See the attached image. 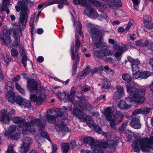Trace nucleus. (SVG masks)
I'll return each mask as SVG.
<instances>
[{
  "label": "nucleus",
  "instance_id": "5701e85b",
  "mask_svg": "<svg viewBox=\"0 0 153 153\" xmlns=\"http://www.w3.org/2000/svg\"><path fill=\"white\" fill-rule=\"evenodd\" d=\"M143 23L146 29L150 30L153 28V23H152L151 18L148 16L144 17Z\"/></svg>",
  "mask_w": 153,
  "mask_h": 153
},
{
  "label": "nucleus",
  "instance_id": "69168bd1",
  "mask_svg": "<svg viewBox=\"0 0 153 153\" xmlns=\"http://www.w3.org/2000/svg\"><path fill=\"white\" fill-rule=\"evenodd\" d=\"M139 78H140V72L136 71L134 74H133V78L134 79H136Z\"/></svg>",
  "mask_w": 153,
  "mask_h": 153
},
{
  "label": "nucleus",
  "instance_id": "7ed1b4c3",
  "mask_svg": "<svg viewBox=\"0 0 153 153\" xmlns=\"http://www.w3.org/2000/svg\"><path fill=\"white\" fill-rule=\"evenodd\" d=\"M56 112L55 115H51L49 114H47L45 117L47 121L53 124L55 122L56 118L58 117H63L62 119L65 120L68 117V111L67 108L64 106L61 108H57L55 111Z\"/></svg>",
  "mask_w": 153,
  "mask_h": 153
},
{
  "label": "nucleus",
  "instance_id": "f8f14e48",
  "mask_svg": "<svg viewBox=\"0 0 153 153\" xmlns=\"http://www.w3.org/2000/svg\"><path fill=\"white\" fill-rule=\"evenodd\" d=\"M28 8L20 12L19 24L25 27H26V24L28 19V15L27 13Z\"/></svg>",
  "mask_w": 153,
  "mask_h": 153
},
{
  "label": "nucleus",
  "instance_id": "4468645a",
  "mask_svg": "<svg viewBox=\"0 0 153 153\" xmlns=\"http://www.w3.org/2000/svg\"><path fill=\"white\" fill-rule=\"evenodd\" d=\"M55 128L58 131L62 132H70L71 131V129H69L66 123L63 121H62L60 123H57L56 125Z\"/></svg>",
  "mask_w": 153,
  "mask_h": 153
},
{
  "label": "nucleus",
  "instance_id": "6ab92c4d",
  "mask_svg": "<svg viewBox=\"0 0 153 153\" xmlns=\"http://www.w3.org/2000/svg\"><path fill=\"white\" fill-rule=\"evenodd\" d=\"M76 92V91L74 87H72L71 88L70 94H69L66 91L64 92V93H65V97H67L66 99L67 100H68V102L73 103L74 98V95Z\"/></svg>",
  "mask_w": 153,
  "mask_h": 153
},
{
  "label": "nucleus",
  "instance_id": "9b49d317",
  "mask_svg": "<svg viewBox=\"0 0 153 153\" xmlns=\"http://www.w3.org/2000/svg\"><path fill=\"white\" fill-rule=\"evenodd\" d=\"M135 43V45L137 46L140 47H146L151 50L153 49V43H150L148 40H146L144 41L143 39H140L136 41Z\"/></svg>",
  "mask_w": 153,
  "mask_h": 153
},
{
  "label": "nucleus",
  "instance_id": "603ef678",
  "mask_svg": "<svg viewBox=\"0 0 153 153\" xmlns=\"http://www.w3.org/2000/svg\"><path fill=\"white\" fill-rule=\"evenodd\" d=\"M77 26L78 27H76L77 31L78 32L80 36H82L83 35V33L81 30L82 26L81 23L80 22H78Z\"/></svg>",
  "mask_w": 153,
  "mask_h": 153
},
{
  "label": "nucleus",
  "instance_id": "8fccbe9b",
  "mask_svg": "<svg viewBox=\"0 0 153 153\" xmlns=\"http://www.w3.org/2000/svg\"><path fill=\"white\" fill-rule=\"evenodd\" d=\"M12 58L9 56L7 55L4 56V62L6 63L7 65H9L10 62L12 60Z\"/></svg>",
  "mask_w": 153,
  "mask_h": 153
},
{
  "label": "nucleus",
  "instance_id": "f03ea898",
  "mask_svg": "<svg viewBox=\"0 0 153 153\" xmlns=\"http://www.w3.org/2000/svg\"><path fill=\"white\" fill-rule=\"evenodd\" d=\"M14 84L11 81H8L5 86V90L7 91L6 94V97L8 101L12 103L16 102L20 105L23 98L20 96H16L13 90Z\"/></svg>",
  "mask_w": 153,
  "mask_h": 153
},
{
  "label": "nucleus",
  "instance_id": "3c124183",
  "mask_svg": "<svg viewBox=\"0 0 153 153\" xmlns=\"http://www.w3.org/2000/svg\"><path fill=\"white\" fill-rule=\"evenodd\" d=\"M11 56L13 57H17L18 55V51L16 49L12 48L10 51Z\"/></svg>",
  "mask_w": 153,
  "mask_h": 153
},
{
  "label": "nucleus",
  "instance_id": "37998d69",
  "mask_svg": "<svg viewBox=\"0 0 153 153\" xmlns=\"http://www.w3.org/2000/svg\"><path fill=\"white\" fill-rule=\"evenodd\" d=\"M73 2L76 5L82 4L85 6L87 4H89L87 3L85 0H73Z\"/></svg>",
  "mask_w": 153,
  "mask_h": 153
},
{
  "label": "nucleus",
  "instance_id": "79ce46f5",
  "mask_svg": "<svg viewBox=\"0 0 153 153\" xmlns=\"http://www.w3.org/2000/svg\"><path fill=\"white\" fill-rule=\"evenodd\" d=\"M61 147L62 152L64 153H67L69 149V145L68 143H63L61 144Z\"/></svg>",
  "mask_w": 153,
  "mask_h": 153
},
{
  "label": "nucleus",
  "instance_id": "ddd939ff",
  "mask_svg": "<svg viewBox=\"0 0 153 153\" xmlns=\"http://www.w3.org/2000/svg\"><path fill=\"white\" fill-rule=\"evenodd\" d=\"M27 86L28 89L30 91L38 90V84L33 79H29L27 82Z\"/></svg>",
  "mask_w": 153,
  "mask_h": 153
},
{
  "label": "nucleus",
  "instance_id": "c9c22d12",
  "mask_svg": "<svg viewBox=\"0 0 153 153\" xmlns=\"http://www.w3.org/2000/svg\"><path fill=\"white\" fill-rule=\"evenodd\" d=\"M102 39V36L98 39H97V42H98L95 44V45L97 48L100 47H103L105 46L106 43L103 42Z\"/></svg>",
  "mask_w": 153,
  "mask_h": 153
},
{
  "label": "nucleus",
  "instance_id": "ea45409f",
  "mask_svg": "<svg viewBox=\"0 0 153 153\" xmlns=\"http://www.w3.org/2000/svg\"><path fill=\"white\" fill-rule=\"evenodd\" d=\"M12 120L15 123H20L22 125L26 121L25 119H23L21 117H14Z\"/></svg>",
  "mask_w": 153,
  "mask_h": 153
},
{
  "label": "nucleus",
  "instance_id": "20e7f679",
  "mask_svg": "<svg viewBox=\"0 0 153 153\" xmlns=\"http://www.w3.org/2000/svg\"><path fill=\"white\" fill-rule=\"evenodd\" d=\"M153 136L150 138L147 137L140 138L138 139L141 150L142 152H148L149 151L150 146L152 145Z\"/></svg>",
  "mask_w": 153,
  "mask_h": 153
},
{
  "label": "nucleus",
  "instance_id": "052dcab7",
  "mask_svg": "<svg viewBox=\"0 0 153 153\" xmlns=\"http://www.w3.org/2000/svg\"><path fill=\"white\" fill-rule=\"evenodd\" d=\"M114 50H117V51H123V47L120 46L117 44H115L113 46Z\"/></svg>",
  "mask_w": 153,
  "mask_h": 153
},
{
  "label": "nucleus",
  "instance_id": "0eeeda50",
  "mask_svg": "<svg viewBox=\"0 0 153 153\" xmlns=\"http://www.w3.org/2000/svg\"><path fill=\"white\" fill-rule=\"evenodd\" d=\"M123 117V115L121 112L116 111L113 116V118L110 121V124L112 128L114 130L116 129V125L119 124L122 122Z\"/></svg>",
  "mask_w": 153,
  "mask_h": 153
},
{
  "label": "nucleus",
  "instance_id": "58836bf2",
  "mask_svg": "<svg viewBox=\"0 0 153 153\" xmlns=\"http://www.w3.org/2000/svg\"><path fill=\"white\" fill-rule=\"evenodd\" d=\"M122 78L123 80L127 82V84L132 83L131 76L128 74H123L122 75Z\"/></svg>",
  "mask_w": 153,
  "mask_h": 153
},
{
  "label": "nucleus",
  "instance_id": "864d4df0",
  "mask_svg": "<svg viewBox=\"0 0 153 153\" xmlns=\"http://www.w3.org/2000/svg\"><path fill=\"white\" fill-rule=\"evenodd\" d=\"M20 49V55L23 57L24 56H27V53L26 52L24 48L22 46H20L19 47Z\"/></svg>",
  "mask_w": 153,
  "mask_h": 153
},
{
  "label": "nucleus",
  "instance_id": "13d9d810",
  "mask_svg": "<svg viewBox=\"0 0 153 153\" xmlns=\"http://www.w3.org/2000/svg\"><path fill=\"white\" fill-rule=\"evenodd\" d=\"M100 68H101L102 70L105 71L108 74H109L110 73V71H112L111 69L108 66H105L103 67H102V66H100ZM112 71L113 72V71Z\"/></svg>",
  "mask_w": 153,
  "mask_h": 153
},
{
  "label": "nucleus",
  "instance_id": "bb28decb",
  "mask_svg": "<svg viewBox=\"0 0 153 153\" xmlns=\"http://www.w3.org/2000/svg\"><path fill=\"white\" fill-rule=\"evenodd\" d=\"M112 110L110 107H108L105 111V115L106 120L109 121L111 120L112 118L111 114Z\"/></svg>",
  "mask_w": 153,
  "mask_h": 153
},
{
  "label": "nucleus",
  "instance_id": "c756f323",
  "mask_svg": "<svg viewBox=\"0 0 153 153\" xmlns=\"http://www.w3.org/2000/svg\"><path fill=\"white\" fill-rule=\"evenodd\" d=\"M35 124V119L30 120L29 122H25L22 124L23 126H24L26 128L27 130L30 131L32 127H33Z\"/></svg>",
  "mask_w": 153,
  "mask_h": 153
},
{
  "label": "nucleus",
  "instance_id": "c85d7f7f",
  "mask_svg": "<svg viewBox=\"0 0 153 153\" xmlns=\"http://www.w3.org/2000/svg\"><path fill=\"white\" fill-rule=\"evenodd\" d=\"M16 129V125H12L8 128V130L5 131L4 133V135L8 136L13 133Z\"/></svg>",
  "mask_w": 153,
  "mask_h": 153
},
{
  "label": "nucleus",
  "instance_id": "1a4fd4ad",
  "mask_svg": "<svg viewBox=\"0 0 153 153\" xmlns=\"http://www.w3.org/2000/svg\"><path fill=\"white\" fill-rule=\"evenodd\" d=\"M84 143L88 144L94 150H96L97 147L99 146V143L97 140L94 139L91 137H88L85 138L83 139Z\"/></svg>",
  "mask_w": 153,
  "mask_h": 153
},
{
  "label": "nucleus",
  "instance_id": "f257e3e1",
  "mask_svg": "<svg viewBox=\"0 0 153 153\" xmlns=\"http://www.w3.org/2000/svg\"><path fill=\"white\" fill-rule=\"evenodd\" d=\"M134 87L132 82L127 84V85H126L127 92L129 94L134 93L131 97H126V100L132 103L135 102L139 104L143 103L145 101L144 97L145 89H140L137 90V88Z\"/></svg>",
  "mask_w": 153,
  "mask_h": 153
},
{
  "label": "nucleus",
  "instance_id": "b1692460",
  "mask_svg": "<svg viewBox=\"0 0 153 153\" xmlns=\"http://www.w3.org/2000/svg\"><path fill=\"white\" fill-rule=\"evenodd\" d=\"M26 1L24 0L20 1L19 3L17 2L18 5H16L15 6L16 10L17 12H19L21 11H22L27 8V6L25 4Z\"/></svg>",
  "mask_w": 153,
  "mask_h": 153
},
{
  "label": "nucleus",
  "instance_id": "2f4dec72",
  "mask_svg": "<svg viewBox=\"0 0 153 153\" xmlns=\"http://www.w3.org/2000/svg\"><path fill=\"white\" fill-rule=\"evenodd\" d=\"M118 107L122 110H126L130 108L125 101L122 100H120L118 105Z\"/></svg>",
  "mask_w": 153,
  "mask_h": 153
},
{
  "label": "nucleus",
  "instance_id": "0e129e2a",
  "mask_svg": "<svg viewBox=\"0 0 153 153\" xmlns=\"http://www.w3.org/2000/svg\"><path fill=\"white\" fill-rule=\"evenodd\" d=\"M91 105L88 102H85L84 107L82 110L89 111L91 110Z\"/></svg>",
  "mask_w": 153,
  "mask_h": 153
},
{
  "label": "nucleus",
  "instance_id": "6e6d98bb",
  "mask_svg": "<svg viewBox=\"0 0 153 153\" xmlns=\"http://www.w3.org/2000/svg\"><path fill=\"white\" fill-rule=\"evenodd\" d=\"M5 153H16L13 150V147L12 146V144H10L8 146L7 150L5 152Z\"/></svg>",
  "mask_w": 153,
  "mask_h": 153
},
{
  "label": "nucleus",
  "instance_id": "a18cd8bd",
  "mask_svg": "<svg viewBox=\"0 0 153 153\" xmlns=\"http://www.w3.org/2000/svg\"><path fill=\"white\" fill-rule=\"evenodd\" d=\"M64 91H64L62 92H58L56 94V96L57 98L60 100H61L62 99L65 98V102H68V100H67V99H66L67 97H65V93H64Z\"/></svg>",
  "mask_w": 153,
  "mask_h": 153
},
{
  "label": "nucleus",
  "instance_id": "4be33fe9",
  "mask_svg": "<svg viewBox=\"0 0 153 153\" xmlns=\"http://www.w3.org/2000/svg\"><path fill=\"white\" fill-rule=\"evenodd\" d=\"M117 91L114 93L113 98L114 99L117 100L120 98L124 94L123 90L121 86H118L116 88Z\"/></svg>",
  "mask_w": 153,
  "mask_h": 153
},
{
  "label": "nucleus",
  "instance_id": "7c9ffc66",
  "mask_svg": "<svg viewBox=\"0 0 153 153\" xmlns=\"http://www.w3.org/2000/svg\"><path fill=\"white\" fill-rule=\"evenodd\" d=\"M10 4V1H3V5L1 6V11H5L7 14L10 12L8 6Z\"/></svg>",
  "mask_w": 153,
  "mask_h": 153
},
{
  "label": "nucleus",
  "instance_id": "f704fd0d",
  "mask_svg": "<svg viewBox=\"0 0 153 153\" xmlns=\"http://www.w3.org/2000/svg\"><path fill=\"white\" fill-rule=\"evenodd\" d=\"M15 39L13 43V46L14 47L19 46L20 44V36L18 34H15Z\"/></svg>",
  "mask_w": 153,
  "mask_h": 153
},
{
  "label": "nucleus",
  "instance_id": "e433bc0d",
  "mask_svg": "<svg viewBox=\"0 0 153 153\" xmlns=\"http://www.w3.org/2000/svg\"><path fill=\"white\" fill-rule=\"evenodd\" d=\"M128 120H127L124 122L121 126L118 128V130L120 133H124L126 131V129L128 126Z\"/></svg>",
  "mask_w": 153,
  "mask_h": 153
},
{
  "label": "nucleus",
  "instance_id": "4d7b16f0",
  "mask_svg": "<svg viewBox=\"0 0 153 153\" xmlns=\"http://www.w3.org/2000/svg\"><path fill=\"white\" fill-rule=\"evenodd\" d=\"M100 68H101L102 70L105 71L108 74H109L110 73V71H112L111 69L108 66H105L103 67H102V66H100ZM112 71L113 72V71Z\"/></svg>",
  "mask_w": 153,
  "mask_h": 153
},
{
  "label": "nucleus",
  "instance_id": "5fc2aeb1",
  "mask_svg": "<svg viewBox=\"0 0 153 153\" xmlns=\"http://www.w3.org/2000/svg\"><path fill=\"white\" fill-rule=\"evenodd\" d=\"M87 116V115H86L85 113H82L79 114V118L82 121L85 122L86 121V119Z\"/></svg>",
  "mask_w": 153,
  "mask_h": 153
},
{
  "label": "nucleus",
  "instance_id": "473e14b6",
  "mask_svg": "<svg viewBox=\"0 0 153 153\" xmlns=\"http://www.w3.org/2000/svg\"><path fill=\"white\" fill-rule=\"evenodd\" d=\"M20 106L25 108H29L31 106V104L30 101L23 98Z\"/></svg>",
  "mask_w": 153,
  "mask_h": 153
},
{
  "label": "nucleus",
  "instance_id": "09e8293b",
  "mask_svg": "<svg viewBox=\"0 0 153 153\" xmlns=\"http://www.w3.org/2000/svg\"><path fill=\"white\" fill-rule=\"evenodd\" d=\"M41 136L43 138H44L49 141H51V139L49 137L48 133L46 131H42L40 134Z\"/></svg>",
  "mask_w": 153,
  "mask_h": 153
},
{
  "label": "nucleus",
  "instance_id": "de8ad7c7",
  "mask_svg": "<svg viewBox=\"0 0 153 153\" xmlns=\"http://www.w3.org/2000/svg\"><path fill=\"white\" fill-rule=\"evenodd\" d=\"M123 51H117L114 54V56L116 58L118 61L119 62L122 57V53Z\"/></svg>",
  "mask_w": 153,
  "mask_h": 153
},
{
  "label": "nucleus",
  "instance_id": "a19ab883",
  "mask_svg": "<svg viewBox=\"0 0 153 153\" xmlns=\"http://www.w3.org/2000/svg\"><path fill=\"white\" fill-rule=\"evenodd\" d=\"M152 72L148 71L140 72V78L141 79H146L150 76L152 75Z\"/></svg>",
  "mask_w": 153,
  "mask_h": 153
},
{
  "label": "nucleus",
  "instance_id": "6e6552de",
  "mask_svg": "<svg viewBox=\"0 0 153 153\" xmlns=\"http://www.w3.org/2000/svg\"><path fill=\"white\" fill-rule=\"evenodd\" d=\"M84 10V12L89 17L91 18H95L98 16V14L96 10L91 7L90 4H87Z\"/></svg>",
  "mask_w": 153,
  "mask_h": 153
},
{
  "label": "nucleus",
  "instance_id": "412c9836",
  "mask_svg": "<svg viewBox=\"0 0 153 153\" xmlns=\"http://www.w3.org/2000/svg\"><path fill=\"white\" fill-rule=\"evenodd\" d=\"M152 109L149 108H144L143 109L140 108L135 109L132 112L133 115L141 114L144 115H147L149 114Z\"/></svg>",
  "mask_w": 153,
  "mask_h": 153
},
{
  "label": "nucleus",
  "instance_id": "4c0bfd02",
  "mask_svg": "<svg viewBox=\"0 0 153 153\" xmlns=\"http://www.w3.org/2000/svg\"><path fill=\"white\" fill-rule=\"evenodd\" d=\"M74 45H71L70 48V52H71V59L72 60H74L75 59V54L78 52L79 47H76L75 53H74Z\"/></svg>",
  "mask_w": 153,
  "mask_h": 153
},
{
  "label": "nucleus",
  "instance_id": "39448f33",
  "mask_svg": "<svg viewBox=\"0 0 153 153\" xmlns=\"http://www.w3.org/2000/svg\"><path fill=\"white\" fill-rule=\"evenodd\" d=\"M94 55L97 57H98L101 59H103L105 62H107L109 61H112L113 58L111 57H106L112 55L111 51L107 48L100 49V51H95L94 53Z\"/></svg>",
  "mask_w": 153,
  "mask_h": 153
},
{
  "label": "nucleus",
  "instance_id": "e2e57ef3",
  "mask_svg": "<svg viewBox=\"0 0 153 153\" xmlns=\"http://www.w3.org/2000/svg\"><path fill=\"white\" fill-rule=\"evenodd\" d=\"M85 102L84 100H80L78 102V105L79 107L81 109H83L84 107Z\"/></svg>",
  "mask_w": 153,
  "mask_h": 153
},
{
  "label": "nucleus",
  "instance_id": "c03bdc74",
  "mask_svg": "<svg viewBox=\"0 0 153 153\" xmlns=\"http://www.w3.org/2000/svg\"><path fill=\"white\" fill-rule=\"evenodd\" d=\"M124 133L128 138H131L132 137L134 138L135 135V134L134 132L128 130H126Z\"/></svg>",
  "mask_w": 153,
  "mask_h": 153
},
{
  "label": "nucleus",
  "instance_id": "f3484780",
  "mask_svg": "<svg viewBox=\"0 0 153 153\" xmlns=\"http://www.w3.org/2000/svg\"><path fill=\"white\" fill-rule=\"evenodd\" d=\"M131 126L134 129H138L141 127L140 120L137 117H133L130 122Z\"/></svg>",
  "mask_w": 153,
  "mask_h": 153
},
{
  "label": "nucleus",
  "instance_id": "cd10ccee",
  "mask_svg": "<svg viewBox=\"0 0 153 153\" xmlns=\"http://www.w3.org/2000/svg\"><path fill=\"white\" fill-rule=\"evenodd\" d=\"M76 61L75 62V63L74 64L72 67V75H75L76 73L77 69V64L79 63V54L78 53H76Z\"/></svg>",
  "mask_w": 153,
  "mask_h": 153
},
{
  "label": "nucleus",
  "instance_id": "774afa93",
  "mask_svg": "<svg viewBox=\"0 0 153 153\" xmlns=\"http://www.w3.org/2000/svg\"><path fill=\"white\" fill-rule=\"evenodd\" d=\"M21 79V77L19 75H17L15 76L12 79L13 82H16L19 81Z\"/></svg>",
  "mask_w": 153,
  "mask_h": 153
},
{
  "label": "nucleus",
  "instance_id": "423d86ee",
  "mask_svg": "<svg viewBox=\"0 0 153 153\" xmlns=\"http://www.w3.org/2000/svg\"><path fill=\"white\" fill-rule=\"evenodd\" d=\"M88 31L93 41L97 42L98 39L102 36V30L97 28L94 25H91L90 26Z\"/></svg>",
  "mask_w": 153,
  "mask_h": 153
},
{
  "label": "nucleus",
  "instance_id": "bf43d9fd",
  "mask_svg": "<svg viewBox=\"0 0 153 153\" xmlns=\"http://www.w3.org/2000/svg\"><path fill=\"white\" fill-rule=\"evenodd\" d=\"M105 0H95L96 6L97 7H101L102 4L105 3Z\"/></svg>",
  "mask_w": 153,
  "mask_h": 153
},
{
  "label": "nucleus",
  "instance_id": "338daca9",
  "mask_svg": "<svg viewBox=\"0 0 153 153\" xmlns=\"http://www.w3.org/2000/svg\"><path fill=\"white\" fill-rule=\"evenodd\" d=\"M86 120V121L85 122H86L87 124H91V123L92 122L93 119L91 116L90 115H87Z\"/></svg>",
  "mask_w": 153,
  "mask_h": 153
},
{
  "label": "nucleus",
  "instance_id": "9d476101",
  "mask_svg": "<svg viewBox=\"0 0 153 153\" xmlns=\"http://www.w3.org/2000/svg\"><path fill=\"white\" fill-rule=\"evenodd\" d=\"M0 40L5 45H9L12 42L9 33L6 31L0 34Z\"/></svg>",
  "mask_w": 153,
  "mask_h": 153
},
{
  "label": "nucleus",
  "instance_id": "72a5a7b5",
  "mask_svg": "<svg viewBox=\"0 0 153 153\" xmlns=\"http://www.w3.org/2000/svg\"><path fill=\"white\" fill-rule=\"evenodd\" d=\"M111 143L109 144L108 148H109L111 151L113 152H114L115 151V146L118 144L119 141L118 140L111 141Z\"/></svg>",
  "mask_w": 153,
  "mask_h": 153
},
{
  "label": "nucleus",
  "instance_id": "dca6fc26",
  "mask_svg": "<svg viewBox=\"0 0 153 153\" xmlns=\"http://www.w3.org/2000/svg\"><path fill=\"white\" fill-rule=\"evenodd\" d=\"M7 111L5 109L2 110L0 114V121L3 122L5 124H8L10 120L9 115L7 114Z\"/></svg>",
  "mask_w": 153,
  "mask_h": 153
},
{
  "label": "nucleus",
  "instance_id": "a211bd4d",
  "mask_svg": "<svg viewBox=\"0 0 153 153\" xmlns=\"http://www.w3.org/2000/svg\"><path fill=\"white\" fill-rule=\"evenodd\" d=\"M128 61L131 63V66L132 67V71L136 70L138 69V65H139L140 62L138 59H134L131 56H128L127 57Z\"/></svg>",
  "mask_w": 153,
  "mask_h": 153
},
{
  "label": "nucleus",
  "instance_id": "a878e982",
  "mask_svg": "<svg viewBox=\"0 0 153 153\" xmlns=\"http://www.w3.org/2000/svg\"><path fill=\"white\" fill-rule=\"evenodd\" d=\"M35 123L38 127L39 131H42L45 129V125H44L39 119H35Z\"/></svg>",
  "mask_w": 153,
  "mask_h": 153
},
{
  "label": "nucleus",
  "instance_id": "393cba45",
  "mask_svg": "<svg viewBox=\"0 0 153 153\" xmlns=\"http://www.w3.org/2000/svg\"><path fill=\"white\" fill-rule=\"evenodd\" d=\"M30 142L28 141V143L24 142L21 146L20 150L21 153H27L29 150Z\"/></svg>",
  "mask_w": 153,
  "mask_h": 153
},
{
  "label": "nucleus",
  "instance_id": "aec40b11",
  "mask_svg": "<svg viewBox=\"0 0 153 153\" xmlns=\"http://www.w3.org/2000/svg\"><path fill=\"white\" fill-rule=\"evenodd\" d=\"M61 4L63 5H68L69 2L67 0H48L45 3L46 7L53 4Z\"/></svg>",
  "mask_w": 153,
  "mask_h": 153
},
{
  "label": "nucleus",
  "instance_id": "2eb2a0df",
  "mask_svg": "<svg viewBox=\"0 0 153 153\" xmlns=\"http://www.w3.org/2000/svg\"><path fill=\"white\" fill-rule=\"evenodd\" d=\"M106 2L107 5L111 9L121 7L122 6L121 0H107Z\"/></svg>",
  "mask_w": 153,
  "mask_h": 153
},
{
  "label": "nucleus",
  "instance_id": "680f3d73",
  "mask_svg": "<svg viewBox=\"0 0 153 153\" xmlns=\"http://www.w3.org/2000/svg\"><path fill=\"white\" fill-rule=\"evenodd\" d=\"M44 99L40 96L38 97L36 101V104L37 105H40L44 101Z\"/></svg>",
  "mask_w": 153,
  "mask_h": 153
},
{
  "label": "nucleus",
  "instance_id": "49530a36",
  "mask_svg": "<svg viewBox=\"0 0 153 153\" xmlns=\"http://www.w3.org/2000/svg\"><path fill=\"white\" fill-rule=\"evenodd\" d=\"M27 61H30L29 59L27 57V56H24L22 57L21 62L25 68L27 67Z\"/></svg>",
  "mask_w": 153,
  "mask_h": 153
}]
</instances>
